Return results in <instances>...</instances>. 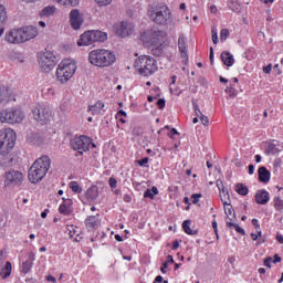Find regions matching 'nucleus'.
I'll list each match as a JSON object with an SVG mask.
<instances>
[{
    "instance_id": "49530a36",
    "label": "nucleus",
    "mask_w": 283,
    "mask_h": 283,
    "mask_svg": "<svg viewBox=\"0 0 283 283\" xmlns=\"http://www.w3.org/2000/svg\"><path fill=\"white\" fill-rule=\"evenodd\" d=\"M192 107H193L196 116L198 118H200L203 114H202V111H200V106H198V102L192 101Z\"/></svg>"
},
{
    "instance_id": "bb28decb",
    "label": "nucleus",
    "mask_w": 283,
    "mask_h": 283,
    "mask_svg": "<svg viewBox=\"0 0 283 283\" xmlns=\"http://www.w3.org/2000/svg\"><path fill=\"white\" fill-rule=\"evenodd\" d=\"M72 205V199L64 200V202L59 208V212L62 213L63 216H70V213H72V210H70Z\"/></svg>"
},
{
    "instance_id": "9d476101",
    "label": "nucleus",
    "mask_w": 283,
    "mask_h": 283,
    "mask_svg": "<svg viewBox=\"0 0 283 283\" xmlns=\"http://www.w3.org/2000/svg\"><path fill=\"white\" fill-rule=\"evenodd\" d=\"M56 55H54V52L52 51H45L43 55L40 59V67L45 73L52 72L57 63Z\"/></svg>"
},
{
    "instance_id": "bf43d9fd",
    "label": "nucleus",
    "mask_w": 283,
    "mask_h": 283,
    "mask_svg": "<svg viewBox=\"0 0 283 283\" xmlns=\"http://www.w3.org/2000/svg\"><path fill=\"white\" fill-rule=\"evenodd\" d=\"M271 262H273V258L268 256L264 259V266H268V269H271Z\"/></svg>"
},
{
    "instance_id": "7c9ffc66",
    "label": "nucleus",
    "mask_w": 283,
    "mask_h": 283,
    "mask_svg": "<svg viewBox=\"0 0 283 283\" xmlns=\"http://www.w3.org/2000/svg\"><path fill=\"white\" fill-rule=\"evenodd\" d=\"M224 213L231 222L235 220V210H233V206H231V203L224 206Z\"/></svg>"
},
{
    "instance_id": "f03ea898",
    "label": "nucleus",
    "mask_w": 283,
    "mask_h": 283,
    "mask_svg": "<svg viewBox=\"0 0 283 283\" xmlns=\"http://www.w3.org/2000/svg\"><path fill=\"white\" fill-rule=\"evenodd\" d=\"M88 61L96 67H109L116 63V55L109 50L96 49L88 53Z\"/></svg>"
},
{
    "instance_id": "09e8293b",
    "label": "nucleus",
    "mask_w": 283,
    "mask_h": 283,
    "mask_svg": "<svg viewBox=\"0 0 283 283\" xmlns=\"http://www.w3.org/2000/svg\"><path fill=\"white\" fill-rule=\"evenodd\" d=\"M211 34H212V42L214 45H218V29L212 28L211 29Z\"/></svg>"
},
{
    "instance_id": "6e6d98bb",
    "label": "nucleus",
    "mask_w": 283,
    "mask_h": 283,
    "mask_svg": "<svg viewBox=\"0 0 283 283\" xmlns=\"http://www.w3.org/2000/svg\"><path fill=\"white\" fill-rule=\"evenodd\" d=\"M199 119L201 120L202 125H205V127H207V125H209V117L201 115L199 117Z\"/></svg>"
},
{
    "instance_id": "c03bdc74",
    "label": "nucleus",
    "mask_w": 283,
    "mask_h": 283,
    "mask_svg": "<svg viewBox=\"0 0 283 283\" xmlns=\"http://www.w3.org/2000/svg\"><path fill=\"white\" fill-rule=\"evenodd\" d=\"M229 6L233 12H240V2L238 0H230Z\"/></svg>"
},
{
    "instance_id": "f8f14e48",
    "label": "nucleus",
    "mask_w": 283,
    "mask_h": 283,
    "mask_svg": "<svg viewBox=\"0 0 283 283\" xmlns=\"http://www.w3.org/2000/svg\"><path fill=\"white\" fill-rule=\"evenodd\" d=\"M134 23L129 21H122L115 25V31L117 36H120V39H127V36H132V34H134Z\"/></svg>"
},
{
    "instance_id": "4d7b16f0",
    "label": "nucleus",
    "mask_w": 283,
    "mask_h": 283,
    "mask_svg": "<svg viewBox=\"0 0 283 283\" xmlns=\"http://www.w3.org/2000/svg\"><path fill=\"white\" fill-rule=\"evenodd\" d=\"M6 264V255L3 254V250H0V269Z\"/></svg>"
},
{
    "instance_id": "a19ab883",
    "label": "nucleus",
    "mask_w": 283,
    "mask_h": 283,
    "mask_svg": "<svg viewBox=\"0 0 283 283\" xmlns=\"http://www.w3.org/2000/svg\"><path fill=\"white\" fill-rule=\"evenodd\" d=\"M174 256L171 255V254H169L168 256H167V260H166V262H164L163 264H161V268H160V271H161V273H167V269H168V266H169V264H174Z\"/></svg>"
},
{
    "instance_id": "6ab92c4d",
    "label": "nucleus",
    "mask_w": 283,
    "mask_h": 283,
    "mask_svg": "<svg viewBox=\"0 0 283 283\" xmlns=\"http://www.w3.org/2000/svg\"><path fill=\"white\" fill-rule=\"evenodd\" d=\"M148 36H149L148 43H151V45H158V43L163 41V31L153 29L150 30Z\"/></svg>"
},
{
    "instance_id": "4468645a",
    "label": "nucleus",
    "mask_w": 283,
    "mask_h": 283,
    "mask_svg": "<svg viewBox=\"0 0 283 283\" xmlns=\"http://www.w3.org/2000/svg\"><path fill=\"white\" fill-rule=\"evenodd\" d=\"M70 22L73 30H81V27L83 25V18L81 17L78 9H73L70 12Z\"/></svg>"
},
{
    "instance_id": "c85d7f7f",
    "label": "nucleus",
    "mask_w": 283,
    "mask_h": 283,
    "mask_svg": "<svg viewBox=\"0 0 283 283\" xmlns=\"http://www.w3.org/2000/svg\"><path fill=\"white\" fill-rule=\"evenodd\" d=\"M10 101V88L6 85H0V103H8Z\"/></svg>"
},
{
    "instance_id": "37998d69",
    "label": "nucleus",
    "mask_w": 283,
    "mask_h": 283,
    "mask_svg": "<svg viewBox=\"0 0 283 283\" xmlns=\"http://www.w3.org/2000/svg\"><path fill=\"white\" fill-rule=\"evenodd\" d=\"M163 50H165V45H163V43H160L158 46L153 48L151 52H153L154 56H161Z\"/></svg>"
},
{
    "instance_id": "dca6fc26",
    "label": "nucleus",
    "mask_w": 283,
    "mask_h": 283,
    "mask_svg": "<svg viewBox=\"0 0 283 283\" xmlns=\"http://www.w3.org/2000/svg\"><path fill=\"white\" fill-rule=\"evenodd\" d=\"M270 200H271V195H269V191L264 189L256 191L255 202L258 205H268Z\"/></svg>"
},
{
    "instance_id": "5fc2aeb1",
    "label": "nucleus",
    "mask_w": 283,
    "mask_h": 283,
    "mask_svg": "<svg viewBox=\"0 0 283 283\" xmlns=\"http://www.w3.org/2000/svg\"><path fill=\"white\" fill-rule=\"evenodd\" d=\"M95 3H97L101 7L109 6V3H112V0H95Z\"/></svg>"
},
{
    "instance_id": "9b49d317",
    "label": "nucleus",
    "mask_w": 283,
    "mask_h": 283,
    "mask_svg": "<svg viewBox=\"0 0 283 283\" xmlns=\"http://www.w3.org/2000/svg\"><path fill=\"white\" fill-rule=\"evenodd\" d=\"M4 185L6 187H21L23 185V174L14 169L7 171Z\"/></svg>"
},
{
    "instance_id": "a878e982",
    "label": "nucleus",
    "mask_w": 283,
    "mask_h": 283,
    "mask_svg": "<svg viewBox=\"0 0 283 283\" xmlns=\"http://www.w3.org/2000/svg\"><path fill=\"white\" fill-rule=\"evenodd\" d=\"M221 61L223 65H227L228 67H231L235 63L233 54H230L229 51H223L221 53Z\"/></svg>"
},
{
    "instance_id": "5701e85b",
    "label": "nucleus",
    "mask_w": 283,
    "mask_h": 283,
    "mask_svg": "<svg viewBox=\"0 0 283 283\" xmlns=\"http://www.w3.org/2000/svg\"><path fill=\"white\" fill-rule=\"evenodd\" d=\"M12 275V263L10 261H7L4 265L0 268V277L2 280H8Z\"/></svg>"
},
{
    "instance_id": "6e6552de",
    "label": "nucleus",
    "mask_w": 283,
    "mask_h": 283,
    "mask_svg": "<svg viewBox=\"0 0 283 283\" xmlns=\"http://www.w3.org/2000/svg\"><path fill=\"white\" fill-rule=\"evenodd\" d=\"M70 145L74 151H77L80 156H83L85 151H90V146L92 145V138L85 135H82L80 137H74L73 139H71Z\"/></svg>"
},
{
    "instance_id": "13d9d810",
    "label": "nucleus",
    "mask_w": 283,
    "mask_h": 283,
    "mask_svg": "<svg viewBox=\"0 0 283 283\" xmlns=\"http://www.w3.org/2000/svg\"><path fill=\"white\" fill-rule=\"evenodd\" d=\"M180 133L176 128H171L170 132L168 133L169 138H174V136H178Z\"/></svg>"
},
{
    "instance_id": "2eb2a0df",
    "label": "nucleus",
    "mask_w": 283,
    "mask_h": 283,
    "mask_svg": "<svg viewBox=\"0 0 283 283\" xmlns=\"http://www.w3.org/2000/svg\"><path fill=\"white\" fill-rule=\"evenodd\" d=\"M6 41L8 43H23L19 29L9 31L6 34Z\"/></svg>"
},
{
    "instance_id": "f704fd0d",
    "label": "nucleus",
    "mask_w": 283,
    "mask_h": 283,
    "mask_svg": "<svg viewBox=\"0 0 283 283\" xmlns=\"http://www.w3.org/2000/svg\"><path fill=\"white\" fill-rule=\"evenodd\" d=\"M56 12V8L54 6L44 7L40 11V17H52Z\"/></svg>"
},
{
    "instance_id": "ea45409f",
    "label": "nucleus",
    "mask_w": 283,
    "mask_h": 283,
    "mask_svg": "<svg viewBox=\"0 0 283 283\" xmlns=\"http://www.w3.org/2000/svg\"><path fill=\"white\" fill-rule=\"evenodd\" d=\"M265 154L268 156H275V154H280V149L277 146H275V144H270L265 149Z\"/></svg>"
},
{
    "instance_id": "864d4df0",
    "label": "nucleus",
    "mask_w": 283,
    "mask_h": 283,
    "mask_svg": "<svg viewBox=\"0 0 283 283\" xmlns=\"http://www.w3.org/2000/svg\"><path fill=\"white\" fill-rule=\"evenodd\" d=\"M167 105V102L165 101V98H159L157 101V106L160 108V109H165V106Z\"/></svg>"
},
{
    "instance_id": "412c9836",
    "label": "nucleus",
    "mask_w": 283,
    "mask_h": 283,
    "mask_svg": "<svg viewBox=\"0 0 283 283\" xmlns=\"http://www.w3.org/2000/svg\"><path fill=\"white\" fill-rule=\"evenodd\" d=\"M258 174H259V180L263 182V185H269V182L271 181V171H269L266 167L261 166L258 170Z\"/></svg>"
},
{
    "instance_id": "052dcab7",
    "label": "nucleus",
    "mask_w": 283,
    "mask_h": 283,
    "mask_svg": "<svg viewBox=\"0 0 283 283\" xmlns=\"http://www.w3.org/2000/svg\"><path fill=\"white\" fill-rule=\"evenodd\" d=\"M217 187L219 189V193H222V191L224 190V184L222 182V180H217Z\"/></svg>"
},
{
    "instance_id": "f3484780",
    "label": "nucleus",
    "mask_w": 283,
    "mask_h": 283,
    "mask_svg": "<svg viewBox=\"0 0 283 283\" xmlns=\"http://www.w3.org/2000/svg\"><path fill=\"white\" fill-rule=\"evenodd\" d=\"M101 224V220H98V217L96 216H90L85 219V227L87 231H94L98 229Z\"/></svg>"
},
{
    "instance_id": "c9c22d12",
    "label": "nucleus",
    "mask_w": 283,
    "mask_h": 283,
    "mask_svg": "<svg viewBox=\"0 0 283 283\" xmlns=\"http://www.w3.org/2000/svg\"><path fill=\"white\" fill-rule=\"evenodd\" d=\"M155 196H158V188L156 186L144 192V198H150V200H154Z\"/></svg>"
},
{
    "instance_id": "7ed1b4c3",
    "label": "nucleus",
    "mask_w": 283,
    "mask_h": 283,
    "mask_svg": "<svg viewBox=\"0 0 283 283\" xmlns=\"http://www.w3.org/2000/svg\"><path fill=\"white\" fill-rule=\"evenodd\" d=\"M148 14L153 18L154 23L167 25L171 23V10L165 4H157L148 9Z\"/></svg>"
},
{
    "instance_id": "58836bf2",
    "label": "nucleus",
    "mask_w": 283,
    "mask_h": 283,
    "mask_svg": "<svg viewBox=\"0 0 283 283\" xmlns=\"http://www.w3.org/2000/svg\"><path fill=\"white\" fill-rule=\"evenodd\" d=\"M56 1V3H60V6H69L70 8H76L78 4V0H53Z\"/></svg>"
},
{
    "instance_id": "e433bc0d",
    "label": "nucleus",
    "mask_w": 283,
    "mask_h": 283,
    "mask_svg": "<svg viewBox=\"0 0 283 283\" xmlns=\"http://www.w3.org/2000/svg\"><path fill=\"white\" fill-rule=\"evenodd\" d=\"M8 20V13L6 12V7L0 4V28L6 25V21Z\"/></svg>"
},
{
    "instance_id": "393cba45",
    "label": "nucleus",
    "mask_w": 283,
    "mask_h": 283,
    "mask_svg": "<svg viewBox=\"0 0 283 283\" xmlns=\"http://www.w3.org/2000/svg\"><path fill=\"white\" fill-rule=\"evenodd\" d=\"M27 143H29V145H41L43 137H41L39 133H31L27 136Z\"/></svg>"
},
{
    "instance_id": "e2e57ef3",
    "label": "nucleus",
    "mask_w": 283,
    "mask_h": 283,
    "mask_svg": "<svg viewBox=\"0 0 283 283\" xmlns=\"http://www.w3.org/2000/svg\"><path fill=\"white\" fill-rule=\"evenodd\" d=\"M228 94L231 98H235V96H238V91H235V88H231Z\"/></svg>"
},
{
    "instance_id": "680f3d73",
    "label": "nucleus",
    "mask_w": 283,
    "mask_h": 283,
    "mask_svg": "<svg viewBox=\"0 0 283 283\" xmlns=\"http://www.w3.org/2000/svg\"><path fill=\"white\" fill-rule=\"evenodd\" d=\"M271 70H273L272 64H268L266 66H263L264 74H271Z\"/></svg>"
},
{
    "instance_id": "ddd939ff",
    "label": "nucleus",
    "mask_w": 283,
    "mask_h": 283,
    "mask_svg": "<svg viewBox=\"0 0 283 283\" xmlns=\"http://www.w3.org/2000/svg\"><path fill=\"white\" fill-rule=\"evenodd\" d=\"M18 30L20 32L22 43H25V41H30L31 39H35V36L39 35V30L36 29V27L29 25Z\"/></svg>"
},
{
    "instance_id": "0eeeda50",
    "label": "nucleus",
    "mask_w": 283,
    "mask_h": 283,
    "mask_svg": "<svg viewBox=\"0 0 283 283\" xmlns=\"http://www.w3.org/2000/svg\"><path fill=\"white\" fill-rule=\"evenodd\" d=\"M24 117L23 112L19 108H7L0 112V123H8L9 125L22 123Z\"/></svg>"
},
{
    "instance_id": "8fccbe9b",
    "label": "nucleus",
    "mask_w": 283,
    "mask_h": 283,
    "mask_svg": "<svg viewBox=\"0 0 283 283\" xmlns=\"http://www.w3.org/2000/svg\"><path fill=\"white\" fill-rule=\"evenodd\" d=\"M148 163H149V157H144L140 160H136V164L139 167H147Z\"/></svg>"
},
{
    "instance_id": "1a4fd4ad",
    "label": "nucleus",
    "mask_w": 283,
    "mask_h": 283,
    "mask_svg": "<svg viewBox=\"0 0 283 283\" xmlns=\"http://www.w3.org/2000/svg\"><path fill=\"white\" fill-rule=\"evenodd\" d=\"M33 118L41 125H45L50 118H52V109L48 104H40L33 109Z\"/></svg>"
},
{
    "instance_id": "72a5a7b5",
    "label": "nucleus",
    "mask_w": 283,
    "mask_h": 283,
    "mask_svg": "<svg viewBox=\"0 0 283 283\" xmlns=\"http://www.w3.org/2000/svg\"><path fill=\"white\" fill-rule=\"evenodd\" d=\"M234 191H237L239 196H249V187L244 186V184H235Z\"/></svg>"
},
{
    "instance_id": "4c0bfd02",
    "label": "nucleus",
    "mask_w": 283,
    "mask_h": 283,
    "mask_svg": "<svg viewBox=\"0 0 283 283\" xmlns=\"http://www.w3.org/2000/svg\"><path fill=\"white\" fill-rule=\"evenodd\" d=\"M226 227H228V229H231V227H233L235 229L237 233H240V235H247V232L244 231V229H242L238 223L228 221L226 223Z\"/></svg>"
},
{
    "instance_id": "3c124183",
    "label": "nucleus",
    "mask_w": 283,
    "mask_h": 283,
    "mask_svg": "<svg viewBox=\"0 0 283 283\" xmlns=\"http://www.w3.org/2000/svg\"><path fill=\"white\" fill-rule=\"evenodd\" d=\"M191 198H192V205H198V202H200V198H202V193H193Z\"/></svg>"
},
{
    "instance_id": "4be33fe9",
    "label": "nucleus",
    "mask_w": 283,
    "mask_h": 283,
    "mask_svg": "<svg viewBox=\"0 0 283 283\" xmlns=\"http://www.w3.org/2000/svg\"><path fill=\"white\" fill-rule=\"evenodd\" d=\"M93 43H105L107 41V33L99 30H91Z\"/></svg>"
},
{
    "instance_id": "aec40b11",
    "label": "nucleus",
    "mask_w": 283,
    "mask_h": 283,
    "mask_svg": "<svg viewBox=\"0 0 283 283\" xmlns=\"http://www.w3.org/2000/svg\"><path fill=\"white\" fill-rule=\"evenodd\" d=\"M34 260H35L34 252H31L27 261L22 263L21 272L24 273V275L30 273V271H32V266H34Z\"/></svg>"
},
{
    "instance_id": "473e14b6",
    "label": "nucleus",
    "mask_w": 283,
    "mask_h": 283,
    "mask_svg": "<svg viewBox=\"0 0 283 283\" xmlns=\"http://www.w3.org/2000/svg\"><path fill=\"white\" fill-rule=\"evenodd\" d=\"M189 224H191V220H185L182 222V229L185 233H187V235H197L198 230H191V227Z\"/></svg>"
},
{
    "instance_id": "79ce46f5",
    "label": "nucleus",
    "mask_w": 283,
    "mask_h": 283,
    "mask_svg": "<svg viewBox=\"0 0 283 283\" xmlns=\"http://www.w3.org/2000/svg\"><path fill=\"white\" fill-rule=\"evenodd\" d=\"M70 189H72L74 193H81V191H83V188H81V186L78 185V181H71Z\"/></svg>"
},
{
    "instance_id": "603ef678",
    "label": "nucleus",
    "mask_w": 283,
    "mask_h": 283,
    "mask_svg": "<svg viewBox=\"0 0 283 283\" xmlns=\"http://www.w3.org/2000/svg\"><path fill=\"white\" fill-rule=\"evenodd\" d=\"M108 182H109L111 189H116V185H118V181L116 180V178L111 177Z\"/></svg>"
},
{
    "instance_id": "69168bd1",
    "label": "nucleus",
    "mask_w": 283,
    "mask_h": 283,
    "mask_svg": "<svg viewBox=\"0 0 283 283\" xmlns=\"http://www.w3.org/2000/svg\"><path fill=\"white\" fill-rule=\"evenodd\" d=\"M252 224L253 227H255V230H260V222L258 221V219H252Z\"/></svg>"
},
{
    "instance_id": "423d86ee",
    "label": "nucleus",
    "mask_w": 283,
    "mask_h": 283,
    "mask_svg": "<svg viewBox=\"0 0 283 283\" xmlns=\"http://www.w3.org/2000/svg\"><path fill=\"white\" fill-rule=\"evenodd\" d=\"M76 73V63L72 60H63L56 69V81L61 84L67 83Z\"/></svg>"
},
{
    "instance_id": "f257e3e1",
    "label": "nucleus",
    "mask_w": 283,
    "mask_h": 283,
    "mask_svg": "<svg viewBox=\"0 0 283 283\" xmlns=\"http://www.w3.org/2000/svg\"><path fill=\"white\" fill-rule=\"evenodd\" d=\"M51 165L52 160L49 156H42L32 164L29 169V180L32 185H36V182H41L45 178Z\"/></svg>"
},
{
    "instance_id": "de8ad7c7",
    "label": "nucleus",
    "mask_w": 283,
    "mask_h": 283,
    "mask_svg": "<svg viewBox=\"0 0 283 283\" xmlns=\"http://www.w3.org/2000/svg\"><path fill=\"white\" fill-rule=\"evenodd\" d=\"M229 30L228 29H222L220 31V41L221 43H224V41H227V39H229Z\"/></svg>"
},
{
    "instance_id": "20e7f679",
    "label": "nucleus",
    "mask_w": 283,
    "mask_h": 283,
    "mask_svg": "<svg viewBox=\"0 0 283 283\" xmlns=\"http://www.w3.org/2000/svg\"><path fill=\"white\" fill-rule=\"evenodd\" d=\"M17 145V133L11 128L0 130V155L8 156Z\"/></svg>"
},
{
    "instance_id": "b1692460",
    "label": "nucleus",
    "mask_w": 283,
    "mask_h": 283,
    "mask_svg": "<svg viewBox=\"0 0 283 283\" xmlns=\"http://www.w3.org/2000/svg\"><path fill=\"white\" fill-rule=\"evenodd\" d=\"M178 49L181 53L182 59H189V55L187 54V44L185 43V34H180L178 39Z\"/></svg>"
},
{
    "instance_id": "0e129e2a",
    "label": "nucleus",
    "mask_w": 283,
    "mask_h": 283,
    "mask_svg": "<svg viewBox=\"0 0 283 283\" xmlns=\"http://www.w3.org/2000/svg\"><path fill=\"white\" fill-rule=\"evenodd\" d=\"M117 116H118L119 118H123V117H124V118H127V112L120 109V111L117 112Z\"/></svg>"
},
{
    "instance_id": "39448f33",
    "label": "nucleus",
    "mask_w": 283,
    "mask_h": 283,
    "mask_svg": "<svg viewBox=\"0 0 283 283\" xmlns=\"http://www.w3.org/2000/svg\"><path fill=\"white\" fill-rule=\"evenodd\" d=\"M156 60L149 55H142L134 62V67H137L140 76H151L158 70Z\"/></svg>"
},
{
    "instance_id": "c756f323",
    "label": "nucleus",
    "mask_w": 283,
    "mask_h": 283,
    "mask_svg": "<svg viewBox=\"0 0 283 283\" xmlns=\"http://www.w3.org/2000/svg\"><path fill=\"white\" fill-rule=\"evenodd\" d=\"M87 200H96L98 198V186H92L86 191Z\"/></svg>"
},
{
    "instance_id": "a18cd8bd",
    "label": "nucleus",
    "mask_w": 283,
    "mask_h": 283,
    "mask_svg": "<svg viewBox=\"0 0 283 283\" xmlns=\"http://www.w3.org/2000/svg\"><path fill=\"white\" fill-rule=\"evenodd\" d=\"M274 209H276V211H282L283 209V200L280 199V197L274 198Z\"/></svg>"
},
{
    "instance_id": "338daca9",
    "label": "nucleus",
    "mask_w": 283,
    "mask_h": 283,
    "mask_svg": "<svg viewBox=\"0 0 283 283\" xmlns=\"http://www.w3.org/2000/svg\"><path fill=\"white\" fill-rule=\"evenodd\" d=\"M163 275H157L156 277H155V281H154V283H163Z\"/></svg>"
},
{
    "instance_id": "cd10ccee",
    "label": "nucleus",
    "mask_w": 283,
    "mask_h": 283,
    "mask_svg": "<svg viewBox=\"0 0 283 283\" xmlns=\"http://www.w3.org/2000/svg\"><path fill=\"white\" fill-rule=\"evenodd\" d=\"M103 107H105V103H103V101H98L94 105L88 106V112H91L93 116H96L103 112Z\"/></svg>"
},
{
    "instance_id": "2f4dec72",
    "label": "nucleus",
    "mask_w": 283,
    "mask_h": 283,
    "mask_svg": "<svg viewBox=\"0 0 283 283\" xmlns=\"http://www.w3.org/2000/svg\"><path fill=\"white\" fill-rule=\"evenodd\" d=\"M220 199L223 207H227V205H231V196L229 195V190L227 189L221 190Z\"/></svg>"
},
{
    "instance_id": "a211bd4d",
    "label": "nucleus",
    "mask_w": 283,
    "mask_h": 283,
    "mask_svg": "<svg viewBox=\"0 0 283 283\" xmlns=\"http://www.w3.org/2000/svg\"><path fill=\"white\" fill-rule=\"evenodd\" d=\"M92 43H94L92 31L84 32L77 41L78 48H83V45H92Z\"/></svg>"
},
{
    "instance_id": "774afa93",
    "label": "nucleus",
    "mask_w": 283,
    "mask_h": 283,
    "mask_svg": "<svg viewBox=\"0 0 283 283\" xmlns=\"http://www.w3.org/2000/svg\"><path fill=\"white\" fill-rule=\"evenodd\" d=\"M276 241L279 242V244H283V235L282 234H277L276 235Z\"/></svg>"
}]
</instances>
